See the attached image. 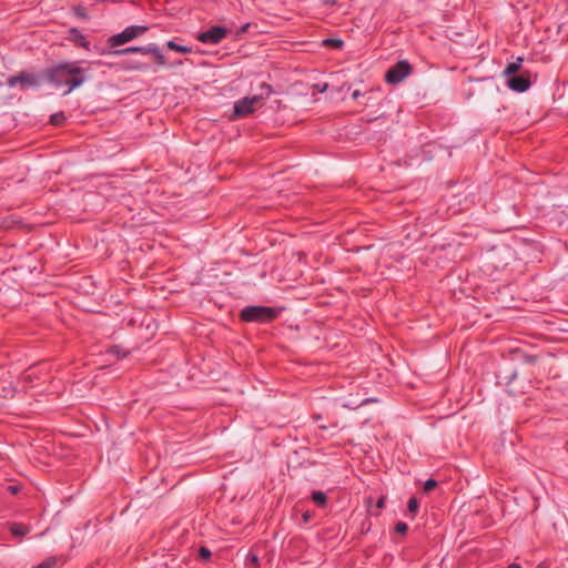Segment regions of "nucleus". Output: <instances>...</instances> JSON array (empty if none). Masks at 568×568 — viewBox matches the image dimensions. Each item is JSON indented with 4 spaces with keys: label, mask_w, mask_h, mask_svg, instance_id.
<instances>
[{
    "label": "nucleus",
    "mask_w": 568,
    "mask_h": 568,
    "mask_svg": "<svg viewBox=\"0 0 568 568\" xmlns=\"http://www.w3.org/2000/svg\"><path fill=\"white\" fill-rule=\"evenodd\" d=\"M110 353L116 354L118 356H120V347L119 346L111 347Z\"/></svg>",
    "instance_id": "24"
},
{
    "label": "nucleus",
    "mask_w": 568,
    "mask_h": 568,
    "mask_svg": "<svg viewBox=\"0 0 568 568\" xmlns=\"http://www.w3.org/2000/svg\"><path fill=\"white\" fill-rule=\"evenodd\" d=\"M57 564V559L54 557L47 558L44 561L40 562L36 568H53Z\"/></svg>",
    "instance_id": "18"
},
{
    "label": "nucleus",
    "mask_w": 568,
    "mask_h": 568,
    "mask_svg": "<svg viewBox=\"0 0 568 568\" xmlns=\"http://www.w3.org/2000/svg\"><path fill=\"white\" fill-rule=\"evenodd\" d=\"M407 529H408V526L406 523L404 521H398L396 525H395V531L397 534H400V535H404L407 532Z\"/></svg>",
    "instance_id": "19"
},
{
    "label": "nucleus",
    "mask_w": 568,
    "mask_h": 568,
    "mask_svg": "<svg viewBox=\"0 0 568 568\" xmlns=\"http://www.w3.org/2000/svg\"><path fill=\"white\" fill-rule=\"evenodd\" d=\"M323 45L332 47L335 49H342L344 45V41L341 39L327 38V39L323 40Z\"/></svg>",
    "instance_id": "16"
},
{
    "label": "nucleus",
    "mask_w": 568,
    "mask_h": 568,
    "mask_svg": "<svg viewBox=\"0 0 568 568\" xmlns=\"http://www.w3.org/2000/svg\"><path fill=\"white\" fill-rule=\"evenodd\" d=\"M327 88V84H324V87H321V92H323Z\"/></svg>",
    "instance_id": "29"
},
{
    "label": "nucleus",
    "mask_w": 568,
    "mask_h": 568,
    "mask_svg": "<svg viewBox=\"0 0 568 568\" xmlns=\"http://www.w3.org/2000/svg\"><path fill=\"white\" fill-rule=\"evenodd\" d=\"M437 483L434 479H427L424 485L425 491H429L436 487Z\"/></svg>",
    "instance_id": "20"
},
{
    "label": "nucleus",
    "mask_w": 568,
    "mask_h": 568,
    "mask_svg": "<svg viewBox=\"0 0 568 568\" xmlns=\"http://www.w3.org/2000/svg\"><path fill=\"white\" fill-rule=\"evenodd\" d=\"M327 88V84H324V87H321V92H323Z\"/></svg>",
    "instance_id": "30"
},
{
    "label": "nucleus",
    "mask_w": 568,
    "mask_h": 568,
    "mask_svg": "<svg viewBox=\"0 0 568 568\" xmlns=\"http://www.w3.org/2000/svg\"><path fill=\"white\" fill-rule=\"evenodd\" d=\"M312 499L320 507H324L327 501L326 494L321 490L313 491Z\"/></svg>",
    "instance_id": "15"
},
{
    "label": "nucleus",
    "mask_w": 568,
    "mask_h": 568,
    "mask_svg": "<svg viewBox=\"0 0 568 568\" xmlns=\"http://www.w3.org/2000/svg\"><path fill=\"white\" fill-rule=\"evenodd\" d=\"M412 73V65L407 60H400L389 68L385 74L386 82L397 84Z\"/></svg>",
    "instance_id": "6"
},
{
    "label": "nucleus",
    "mask_w": 568,
    "mask_h": 568,
    "mask_svg": "<svg viewBox=\"0 0 568 568\" xmlns=\"http://www.w3.org/2000/svg\"><path fill=\"white\" fill-rule=\"evenodd\" d=\"M262 93L253 97H244L237 100L233 106V118H244L253 113L255 105L264 98L272 94V87L267 83L261 84Z\"/></svg>",
    "instance_id": "2"
},
{
    "label": "nucleus",
    "mask_w": 568,
    "mask_h": 568,
    "mask_svg": "<svg viewBox=\"0 0 568 568\" xmlns=\"http://www.w3.org/2000/svg\"><path fill=\"white\" fill-rule=\"evenodd\" d=\"M2 85V83L0 82V87Z\"/></svg>",
    "instance_id": "32"
},
{
    "label": "nucleus",
    "mask_w": 568,
    "mask_h": 568,
    "mask_svg": "<svg viewBox=\"0 0 568 568\" xmlns=\"http://www.w3.org/2000/svg\"><path fill=\"white\" fill-rule=\"evenodd\" d=\"M64 115L62 113H55L51 116V122L54 124H59L60 120H63Z\"/></svg>",
    "instance_id": "22"
},
{
    "label": "nucleus",
    "mask_w": 568,
    "mask_h": 568,
    "mask_svg": "<svg viewBox=\"0 0 568 568\" xmlns=\"http://www.w3.org/2000/svg\"><path fill=\"white\" fill-rule=\"evenodd\" d=\"M200 556L203 559H209L211 557V551L207 548H205V547H201L200 548Z\"/></svg>",
    "instance_id": "21"
},
{
    "label": "nucleus",
    "mask_w": 568,
    "mask_h": 568,
    "mask_svg": "<svg viewBox=\"0 0 568 568\" xmlns=\"http://www.w3.org/2000/svg\"><path fill=\"white\" fill-rule=\"evenodd\" d=\"M70 40H72L77 45L90 51L91 43L87 40L85 36L77 28H71L69 30Z\"/></svg>",
    "instance_id": "10"
},
{
    "label": "nucleus",
    "mask_w": 568,
    "mask_h": 568,
    "mask_svg": "<svg viewBox=\"0 0 568 568\" xmlns=\"http://www.w3.org/2000/svg\"><path fill=\"white\" fill-rule=\"evenodd\" d=\"M123 68L126 71H144L149 65L139 61H126Z\"/></svg>",
    "instance_id": "13"
},
{
    "label": "nucleus",
    "mask_w": 568,
    "mask_h": 568,
    "mask_svg": "<svg viewBox=\"0 0 568 568\" xmlns=\"http://www.w3.org/2000/svg\"><path fill=\"white\" fill-rule=\"evenodd\" d=\"M523 62V58H518L517 61L509 63L504 70V74L507 77L515 75V73L520 69Z\"/></svg>",
    "instance_id": "12"
},
{
    "label": "nucleus",
    "mask_w": 568,
    "mask_h": 568,
    "mask_svg": "<svg viewBox=\"0 0 568 568\" xmlns=\"http://www.w3.org/2000/svg\"><path fill=\"white\" fill-rule=\"evenodd\" d=\"M146 30H148V28L144 26L126 27L123 31L111 36L108 39V44L110 48H116V47L123 45V44L136 39L139 36L144 33Z\"/></svg>",
    "instance_id": "5"
},
{
    "label": "nucleus",
    "mask_w": 568,
    "mask_h": 568,
    "mask_svg": "<svg viewBox=\"0 0 568 568\" xmlns=\"http://www.w3.org/2000/svg\"><path fill=\"white\" fill-rule=\"evenodd\" d=\"M385 505V499L384 498H381L378 501H377V507L378 508H383Z\"/></svg>",
    "instance_id": "27"
},
{
    "label": "nucleus",
    "mask_w": 568,
    "mask_h": 568,
    "mask_svg": "<svg viewBox=\"0 0 568 568\" xmlns=\"http://www.w3.org/2000/svg\"><path fill=\"white\" fill-rule=\"evenodd\" d=\"M7 490L11 493L12 495H16L20 491V487L17 485H10L8 486Z\"/></svg>",
    "instance_id": "23"
},
{
    "label": "nucleus",
    "mask_w": 568,
    "mask_h": 568,
    "mask_svg": "<svg viewBox=\"0 0 568 568\" xmlns=\"http://www.w3.org/2000/svg\"><path fill=\"white\" fill-rule=\"evenodd\" d=\"M506 83L510 90L519 93L527 91L531 85L530 80L521 75L509 77Z\"/></svg>",
    "instance_id": "9"
},
{
    "label": "nucleus",
    "mask_w": 568,
    "mask_h": 568,
    "mask_svg": "<svg viewBox=\"0 0 568 568\" xmlns=\"http://www.w3.org/2000/svg\"><path fill=\"white\" fill-rule=\"evenodd\" d=\"M7 83L10 88L16 87L17 84H21L23 88L38 87L39 80L38 77L32 73L20 72L18 75L10 77Z\"/></svg>",
    "instance_id": "8"
},
{
    "label": "nucleus",
    "mask_w": 568,
    "mask_h": 568,
    "mask_svg": "<svg viewBox=\"0 0 568 568\" xmlns=\"http://www.w3.org/2000/svg\"><path fill=\"white\" fill-rule=\"evenodd\" d=\"M252 561H257V557H256V556H254V557L252 558Z\"/></svg>",
    "instance_id": "31"
},
{
    "label": "nucleus",
    "mask_w": 568,
    "mask_h": 568,
    "mask_svg": "<svg viewBox=\"0 0 568 568\" xmlns=\"http://www.w3.org/2000/svg\"><path fill=\"white\" fill-rule=\"evenodd\" d=\"M418 500L415 497L409 498L407 503L408 514L414 518L418 511Z\"/></svg>",
    "instance_id": "17"
},
{
    "label": "nucleus",
    "mask_w": 568,
    "mask_h": 568,
    "mask_svg": "<svg viewBox=\"0 0 568 568\" xmlns=\"http://www.w3.org/2000/svg\"><path fill=\"white\" fill-rule=\"evenodd\" d=\"M47 78L57 88L65 87L64 94H69L89 79V71L79 61H63L49 68Z\"/></svg>",
    "instance_id": "1"
},
{
    "label": "nucleus",
    "mask_w": 568,
    "mask_h": 568,
    "mask_svg": "<svg viewBox=\"0 0 568 568\" xmlns=\"http://www.w3.org/2000/svg\"><path fill=\"white\" fill-rule=\"evenodd\" d=\"M112 53L115 55H123L129 53L151 54L154 57L158 65L163 67L166 64L165 57L156 43H150L144 47H129L124 49H116Z\"/></svg>",
    "instance_id": "4"
},
{
    "label": "nucleus",
    "mask_w": 568,
    "mask_h": 568,
    "mask_svg": "<svg viewBox=\"0 0 568 568\" xmlns=\"http://www.w3.org/2000/svg\"><path fill=\"white\" fill-rule=\"evenodd\" d=\"M229 30L225 27L214 26L206 31L197 34V40L206 44H219L227 36Z\"/></svg>",
    "instance_id": "7"
},
{
    "label": "nucleus",
    "mask_w": 568,
    "mask_h": 568,
    "mask_svg": "<svg viewBox=\"0 0 568 568\" xmlns=\"http://www.w3.org/2000/svg\"><path fill=\"white\" fill-rule=\"evenodd\" d=\"M77 14L81 18H87V13L84 11H82L81 9H78L77 10Z\"/></svg>",
    "instance_id": "25"
},
{
    "label": "nucleus",
    "mask_w": 568,
    "mask_h": 568,
    "mask_svg": "<svg viewBox=\"0 0 568 568\" xmlns=\"http://www.w3.org/2000/svg\"><path fill=\"white\" fill-rule=\"evenodd\" d=\"M361 97V92L358 90H355L353 93H352V98L353 99H358Z\"/></svg>",
    "instance_id": "26"
},
{
    "label": "nucleus",
    "mask_w": 568,
    "mask_h": 568,
    "mask_svg": "<svg viewBox=\"0 0 568 568\" xmlns=\"http://www.w3.org/2000/svg\"><path fill=\"white\" fill-rule=\"evenodd\" d=\"M278 310L270 306L250 305L244 307L240 317L244 322L270 323L278 316Z\"/></svg>",
    "instance_id": "3"
},
{
    "label": "nucleus",
    "mask_w": 568,
    "mask_h": 568,
    "mask_svg": "<svg viewBox=\"0 0 568 568\" xmlns=\"http://www.w3.org/2000/svg\"><path fill=\"white\" fill-rule=\"evenodd\" d=\"M166 47L173 51L181 52V53H191L192 52L191 47L178 44L174 40H169L166 42Z\"/></svg>",
    "instance_id": "14"
},
{
    "label": "nucleus",
    "mask_w": 568,
    "mask_h": 568,
    "mask_svg": "<svg viewBox=\"0 0 568 568\" xmlns=\"http://www.w3.org/2000/svg\"><path fill=\"white\" fill-rule=\"evenodd\" d=\"M10 532L16 536V537H19V538H22L24 537L29 531H30V527L24 525V524H20V523H12L10 524Z\"/></svg>",
    "instance_id": "11"
},
{
    "label": "nucleus",
    "mask_w": 568,
    "mask_h": 568,
    "mask_svg": "<svg viewBox=\"0 0 568 568\" xmlns=\"http://www.w3.org/2000/svg\"><path fill=\"white\" fill-rule=\"evenodd\" d=\"M508 568H521V566L519 564L513 562Z\"/></svg>",
    "instance_id": "28"
}]
</instances>
